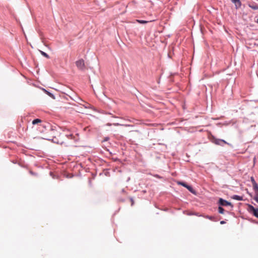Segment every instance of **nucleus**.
<instances>
[{"label":"nucleus","instance_id":"nucleus-1","mask_svg":"<svg viewBox=\"0 0 258 258\" xmlns=\"http://www.w3.org/2000/svg\"><path fill=\"white\" fill-rule=\"evenodd\" d=\"M57 132L54 130H51L50 134L52 135V138H46L47 140L51 141L54 143L62 145L66 143L67 141L65 140V134L64 132L60 133L59 135L56 136Z\"/></svg>","mask_w":258,"mask_h":258},{"label":"nucleus","instance_id":"nucleus-2","mask_svg":"<svg viewBox=\"0 0 258 258\" xmlns=\"http://www.w3.org/2000/svg\"><path fill=\"white\" fill-rule=\"evenodd\" d=\"M63 132H64V134H65L66 141L67 140H73L74 142H75L77 140V139L76 137V135H74V134L72 133L70 131H63Z\"/></svg>","mask_w":258,"mask_h":258},{"label":"nucleus","instance_id":"nucleus-3","mask_svg":"<svg viewBox=\"0 0 258 258\" xmlns=\"http://www.w3.org/2000/svg\"><path fill=\"white\" fill-rule=\"evenodd\" d=\"M177 184L186 188L191 193L196 195V192L195 190L193 189L191 186L188 185L186 183L183 181H178Z\"/></svg>","mask_w":258,"mask_h":258},{"label":"nucleus","instance_id":"nucleus-4","mask_svg":"<svg viewBox=\"0 0 258 258\" xmlns=\"http://www.w3.org/2000/svg\"><path fill=\"white\" fill-rule=\"evenodd\" d=\"M248 211L249 213H252L253 216L258 218V208H255L251 205H248Z\"/></svg>","mask_w":258,"mask_h":258},{"label":"nucleus","instance_id":"nucleus-5","mask_svg":"<svg viewBox=\"0 0 258 258\" xmlns=\"http://www.w3.org/2000/svg\"><path fill=\"white\" fill-rule=\"evenodd\" d=\"M76 64L78 69L81 71H84L85 69V65L84 60L80 59L76 62Z\"/></svg>","mask_w":258,"mask_h":258},{"label":"nucleus","instance_id":"nucleus-6","mask_svg":"<svg viewBox=\"0 0 258 258\" xmlns=\"http://www.w3.org/2000/svg\"><path fill=\"white\" fill-rule=\"evenodd\" d=\"M218 203L221 206H230L232 208L233 207V206L230 202H229L223 199L222 198L219 199Z\"/></svg>","mask_w":258,"mask_h":258},{"label":"nucleus","instance_id":"nucleus-7","mask_svg":"<svg viewBox=\"0 0 258 258\" xmlns=\"http://www.w3.org/2000/svg\"><path fill=\"white\" fill-rule=\"evenodd\" d=\"M211 142L216 145L223 146V145L221 144V139H217L214 136H212Z\"/></svg>","mask_w":258,"mask_h":258},{"label":"nucleus","instance_id":"nucleus-8","mask_svg":"<svg viewBox=\"0 0 258 258\" xmlns=\"http://www.w3.org/2000/svg\"><path fill=\"white\" fill-rule=\"evenodd\" d=\"M231 2L235 4V8L236 9L240 8L241 3L240 0H231Z\"/></svg>","mask_w":258,"mask_h":258},{"label":"nucleus","instance_id":"nucleus-9","mask_svg":"<svg viewBox=\"0 0 258 258\" xmlns=\"http://www.w3.org/2000/svg\"><path fill=\"white\" fill-rule=\"evenodd\" d=\"M232 199L237 200V201H243V199L242 196H240L238 195H233L232 197Z\"/></svg>","mask_w":258,"mask_h":258},{"label":"nucleus","instance_id":"nucleus-10","mask_svg":"<svg viewBox=\"0 0 258 258\" xmlns=\"http://www.w3.org/2000/svg\"><path fill=\"white\" fill-rule=\"evenodd\" d=\"M250 180H251L253 188L255 187V186H258V184L255 181L253 177H251Z\"/></svg>","mask_w":258,"mask_h":258},{"label":"nucleus","instance_id":"nucleus-11","mask_svg":"<svg viewBox=\"0 0 258 258\" xmlns=\"http://www.w3.org/2000/svg\"><path fill=\"white\" fill-rule=\"evenodd\" d=\"M114 126H133L132 125L126 124H121L119 123H114L112 124Z\"/></svg>","mask_w":258,"mask_h":258},{"label":"nucleus","instance_id":"nucleus-12","mask_svg":"<svg viewBox=\"0 0 258 258\" xmlns=\"http://www.w3.org/2000/svg\"><path fill=\"white\" fill-rule=\"evenodd\" d=\"M43 90L46 93V94L48 95L49 97H50L52 99H55L54 95L52 93H50V92L47 91L44 89H43Z\"/></svg>","mask_w":258,"mask_h":258},{"label":"nucleus","instance_id":"nucleus-13","mask_svg":"<svg viewBox=\"0 0 258 258\" xmlns=\"http://www.w3.org/2000/svg\"><path fill=\"white\" fill-rule=\"evenodd\" d=\"M249 7L254 10H258V5L257 4H255L249 5Z\"/></svg>","mask_w":258,"mask_h":258},{"label":"nucleus","instance_id":"nucleus-14","mask_svg":"<svg viewBox=\"0 0 258 258\" xmlns=\"http://www.w3.org/2000/svg\"><path fill=\"white\" fill-rule=\"evenodd\" d=\"M41 122H42V120L40 119L36 118V119H34L32 121V124L34 125L37 124H38L39 123H41Z\"/></svg>","mask_w":258,"mask_h":258},{"label":"nucleus","instance_id":"nucleus-15","mask_svg":"<svg viewBox=\"0 0 258 258\" xmlns=\"http://www.w3.org/2000/svg\"><path fill=\"white\" fill-rule=\"evenodd\" d=\"M205 218L213 221H216V218L214 216L207 215Z\"/></svg>","mask_w":258,"mask_h":258},{"label":"nucleus","instance_id":"nucleus-16","mask_svg":"<svg viewBox=\"0 0 258 258\" xmlns=\"http://www.w3.org/2000/svg\"><path fill=\"white\" fill-rule=\"evenodd\" d=\"M218 212L220 214H224V209L221 207V206L218 207Z\"/></svg>","mask_w":258,"mask_h":258},{"label":"nucleus","instance_id":"nucleus-17","mask_svg":"<svg viewBox=\"0 0 258 258\" xmlns=\"http://www.w3.org/2000/svg\"><path fill=\"white\" fill-rule=\"evenodd\" d=\"M40 52L43 56L46 57L47 58H49V56L46 53L41 50L40 51Z\"/></svg>","mask_w":258,"mask_h":258},{"label":"nucleus","instance_id":"nucleus-18","mask_svg":"<svg viewBox=\"0 0 258 258\" xmlns=\"http://www.w3.org/2000/svg\"><path fill=\"white\" fill-rule=\"evenodd\" d=\"M137 21L140 24H146L148 22V21L141 20H137Z\"/></svg>","mask_w":258,"mask_h":258},{"label":"nucleus","instance_id":"nucleus-19","mask_svg":"<svg viewBox=\"0 0 258 258\" xmlns=\"http://www.w3.org/2000/svg\"><path fill=\"white\" fill-rule=\"evenodd\" d=\"M102 113H104V114H110V115H112V116H112V117H113V118H118V117H117V116H115V115H113L112 114V113H110V112H104V111H103Z\"/></svg>","mask_w":258,"mask_h":258},{"label":"nucleus","instance_id":"nucleus-20","mask_svg":"<svg viewBox=\"0 0 258 258\" xmlns=\"http://www.w3.org/2000/svg\"><path fill=\"white\" fill-rule=\"evenodd\" d=\"M129 199L131 202V206H133L134 205V200L132 197H130Z\"/></svg>","mask_w":258,"mask_h":258},{"label":"nucleus","instance_id":"nucleus-21","mask_svg":"<svg viewBox=\"0 0 258 258\" xmlns=\"http://www.w3.org/2000/svg\"><path fill=\"white\" fill-rule=\"evenodd\" d=\"M29 173L30 174H31L32 175H33V176H37V173L31 171V170H30L29 171Z\"/></svg>","mask_w":258,"mask_h":258},{"label":"nucleus","instance_id":"nucleus-22","mask_svg":"<svg viewBox=\"0 0 258 258\" xmlns=\"http://www.w3.org/2000/svg\"><path fill=\"white\" fill-rule=\"evenodd\" d=\"M253 189L254 191L255 194H258V185L253 188Z\"/></svg>","mask_w":258,"mask_h":258},{"label":"nucleus","instance_id":"nucleus-23","mask_svg":"<svg viewBox=\"0 0 258 258\" xmlns=\"http://www.w3.org/2000/svg\"><path fill=\"white\" fill-rule=\"evenodd\" d=\"M221 144H222L223 145L224 144H227L229 145V143H228L227 142H226L225 140L221 139Z\"/></svg>","mask_w":258,"mask_h":258},{"label":"nucleus","instance_id":"nucleus-24","mask_svg":"<svg viewBox=\"0 0 258 258\" xmlns=\"http://www.w3.org/2000/svg\"><path fill=\"white\" fill-rule=\"evenodd\" d=\"M154 176L156 177V178H159V179H161L162 178V177L160 176L158 174H155L154 175Z\"/></svg>","mask_w":258,"mask_h":258},{"label":"nucleus","instance_id":"nucleus-25","mask_svg":"<svg viewBox=\"0 0 258 258\" xmlns=\"http://www.w3.org/2000/svg\"><path fill=\"white\" fill-rule=\"evenodd\" d=\"M118 201L119 202H124L125 201V200L122 198H119Z\"/></svg>","mask_w":258,"mask_h":258},{"label":"nucleus","instance_id":"nucleus-26","mask_svg":"<svg viewBox=\"0 0 258 258\" xmlns=\"http://www.w3.org/2000/svg\"><path fill=\"white\" fill-rule=\"evenodd\" d=\"M50 135H51L50 137L46 136V137L45 138H44V139L46 140V138H52V135L51 134H50Z\"/></svg>","mask_w":258,"mask_h":258},{"label":"nucleus","instance_id":"nucleus-27","mask_svg":"<svg viewBox=\"0 0 258 258\" xmlns=\"http://www.w3.org/2000/svg\"><path fill=\"white\" fill-rule=\"evenodd\" d=\"M253 199L258 203V199L257 198H253Z\"/></svg>","mask_w":258,"mask_h":258},{"label":"nucleus","instance_id":"nucleus-28","mask_svg":"<svg viewBox=\"0 0 258 258\" xmlns=\"http://www.w3.org/2000/svg\"><path fill=\"white\" fill-rule=\"evenodd\" d=\"M225 223V222L224 221H220V224H224Z\"/></svg>","mask_w":258,"mask_h":258},{"label":"nucleus","instance_id":"nucleus-29","mask_svg":"<svg viewBox=\"0 0 258 258\" xmlns=\"http://www.w3.org/2000/svg\"><path fill=\"white\" fill-rule=\"evenodd\" d=\"M108 139H109V138H108V137H106V138L104 139V141H107Z\"/></svg>","mask_w":258,"mask_h":258},{"label":"nucleus","instance_id":"nucleus-30","mask_svg":"<svg viewBox=\"0 0 258 258\" xmlns=\"http://www.w3.org/2000/svg\"><path fill=\"white\" fill-rule=\"evenodd\" d=\"M121 192H122V193H124V194H126V191H125V190H124V189H122L121 190Z\"/></svg>","mask_w":258,"mask_h":258},{"label":"nucleus","instance_id":"nucleus-31","mask_svg":"<svg viewBox=\"0 0 258 258\" xmlns=\"http://www.w3.org/2000/svg\"><path fill=\"white\" fill-rule=\"evenodd\" d=\"M253 198H257L258 199V194H255V196Z\"/></svg>","mask_w":258,"mask_h":258},{"label":"nucleus","instance_id":"nucleus-32","mask_svg":"<svg viewBox=\"0 0 258 258\" xmlns=\"http://www.w3.org/2000/svg\"><path fill=\"white\" fill-rule=\"evenodd\" d=\"M106 125L108 126H111L112 125V124L110 123H107Z\"/></svg>","mask_w":258,"mask_h":258},{"label":"nucleus","instance_id":"nucleus-33","mask_svg":"<svg viewBox=\"0 0 258 258\" xmlns=\"http://www.w3.org/2000/svg\"><path fill=\"white\" fill-rule=\"evenodd\" d=\"M256 22L257 23H258V19H257Z\"/></svg>","mask_w":258,"mask_h":258},{"label":"nucleus","instance_id":"nucleus-34","mask_svg":"<svg viewBox=\"0 0 258 258\" xmlns=\"http://www.w3.org/2000/svg\"><path fill=\"white\" fill-rule=\"evenodd\" d=\"M128 121L131 122L132 121L130 119L128 120Z\"/></svg>","mask_w":258,"mask_h":258}]
</instances>
